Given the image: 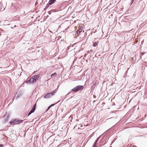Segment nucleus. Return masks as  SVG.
<instances>
[{
	"label": "nucleus",
	"mask_w": 147,
	"mask_h": 147,
	"mask_svg": "<svg viewBox=\"0 0 147 147\" xmlns=\"http://www.w3.org/2000/svg\"><path fill=\"white\" fill-rule=\"evenodd\" d=\"M134 0H131V4H132V3L134 2Z\"/></svg>",
	"instance_id": "15"
},
{
	"label": "nucleus",
	"mask_w": 147,
	"mask_h": 147,
	"mask_svg": "<svg viewBox=\"0 0 147 147\" xmlns=\"http://www.w3.org/2000/svg\"><path fill=\"white\" fill-rule=\"evenodd\" d=\"M31 49H28V52H30V51H30Z\"/></svg>",
	"instance_id": "17"
},
{
	"label": "nucleus",
	"mask_w": 147,
	"mask_h": 147,
	"mask_svg": "<svg viewBox=\"0 0 147 147\" xmlns=\"http://www.w3.org/2000/svg\"><path fill=\"white\" fill-rule=\"evenodd\" d=\"M39 76H40L39 75L34 76L26 82L27 84H33L38 80Z\"/></svg>",
	"instance_id": "1"
},
{
	"label": "nucleus",
	"mask_w": 147,
	"mask_h": 147,
	"mask_svg": "<svg viewBox=\"0 0 147 147\" xmlns=\"http://www.w3.org/2000/svg\"><path fill=\"white\" fill-rule=\"evenodd\" d=\"M51 5V4H49V2H48V4H47V5H46V6L45 7V9H44V10H45V9H46L47 8L49 7V6L50 5Z\"/></svg>",
	"instance_id": "7"
},
{
	"label": "nucleus",
	"mask_w": 147,
	"mask_h": 147,
	"mask_svg": "<svg viewBox=\"0 0 147 147\" xmlns=\"http://www.w3.org/2000/svg\"><path fill=\"white\" fill-rule=\"evenodd\" d=\"M3 146L2 144H1L0 145V147H3Z\"/></svg>",
	"instance_id": "16"
},
{
	"label": "nucleus",
	"mask_w": 147,
	"mask_h": 147,
	"mask_svg": "<svg viewBox=\"0 0 147 147\" xmlns=\"http://www.w3.org/2000/svg\"><path fill=\"white\" fill-rule=\"evenodd\" d=\"M96 144H94L93 145V147H96Z\"/></svg>",
	"instance_id": "14"
},
{
	"label": "nucleus",
	"mask_w": 147,
	"mask_h": 147,
	"mask_svg": "<svg viewBox=\"0 0 147 147\" xmlns=\"http://www.w3.org/2000/svg\"><path fill=\"white\" fill-rule=\"evenodd\" d=\"M36 107V104L34 105L32 109L30 111L29 113L28 116L30 115L32 113H33L35 111Z\"/></svg>",
	"instance_id": "5"
},
{
	"label": "nucleus",
	"mask_w": 147,
	"mask_h": 147,
	"mask_svg": "<svg viewBox=\"0 0 147 147\" xmlns=\"http://www.w3.org/2000/svg\"><path fill=\"white\" fill-rule=\"evenodd\" d=\"M23 121L22 120H18V119H15L13 121H10L9 123L11 125H16L20 124Z\"/></svg>",
	"instance_id": "3"
},
{
	"label": "nucleus",
	"mask_w": 147,
	"mask_h": 147,
	"mask_svg": "<svg viewBox=\"0 0 147 147\" xmlns=\"http://www.w3.org/2000/svg\"><path fill=\"white\" fill-rule=\"evenodd\" d=\"M57 75V73H55L53 74H52L51 75V77H52L54 75Z\"/></svg>",
	"instance_id": "12"
},
{
	"label": "nucleus",
	"mask_w": 147,
	"mask_h": 147,
	"mask_svg": "<svg viewBox=\"0 0 147 147\" xmlns=\"http://www.w3.org/2000/svg\"><path fill=\"white\" fill-rule=\"evenodd\" d=\"M83 127V126H82V125H81V127Z\"/></svg>",
	"instance_id": "19"
},
{
	"label": "nucleus",
	"mask_w": 147,
	"mask_h": 147,
	"mask_svg": "<svg viewBox=\"0 0 147 147\" xmlns=\"http://www.w3.org/2000/svg\"><path fill=\"white\" fill-rule=\"evenodd\" d=\"M76 120L78 121V119H77Z\"/></svg>",
	"instance_id": "21"
},
{
	"label": "nucleus",
	"mask_w": 147,
	"mask_h": 147,
	"mask_svg": "<svg viewBox=\"0 0 147 147\" xmlns=\"http://www.w3.org/2000/svg\"><path fill=\"white\" fill-rule=\"evenodd\" d=\"M97 43L96 42H95L93 44V46L94 47H95L97 46Z\"/></svg>",
	"instance_id": "10"
},
{
	"label": "nucleus",
	"mask_w": 147,
	"mask_h": 147,
	"mask_svg": "<svg viewBox=\"0 0 147 147\" xmlns=\"http://www.w3.org/2000/svg\"><path fill=\"white\" fill-rule=\"evenodd\" d=\"M84 87L83 86H78L75 87L71 90V91L74 92H76L83 88Z\"/></svg>",
	"instance_id": "2"
},
{
	"label": "nucleus",
	"mask_w": 147,
	"mask_h": 147,
	"mask_svg": "<svg viewBox=\"0 0 147 147\" xmlns=\"http://www.w3.org/2000/svg\"><path fill=\"white\" fill-rule=\"evenodd\" d=\"M51 107V106L50 105V106H49L48 107V109H47V110H48L49 109H50Z\"/></svg>",
	"instance_id": "13"
},
{
	"label": "nucleus",
	"mask_w": 147,
	"mask_h": 147,
	"mask_svg": "<svg viewBox=\"0 0 147 147\" xmlns=\"http://www.w3.org/2000/svg\"><path fill=\"white\" fill-rule=\"evenodd\" d=\"M60 101V100H59L55 104H51V105H50V106H51V107H52L53 106L55 105L57 103H58Z\"/></svg>",
	"instance_id": "11"
},
{
	"label": "nucleus",
	"mask_w": 147,
	"mask_h": 147,
	"mask_svg": "<svg viewBox=\"0 0 147 147\" xmlns=\"http://www.w3.org/2000/svg\"><path fill=\"white\" fill-rule=\"evenodd\" d=\"M142 53L141 54H142V55L144 54V53Z\"/></svg>",
	"instance_id": "20"
},
{
	"label": "nucleus",
	"mask_w": 147,
	"mask_h": 147,
	"mask_svg": "<svg viewBox=\"0 0 147 147\" xmlns=\"http://www.w3.org/2000/svg\"><path fill=\"white\" fill-rule=\"evenodd\" d=\"M55 92H50L45 95L44 98H50L51 96L54 95Z\"/></svg>",
	"instance_id": "4"
},
{
	"label": "nucleus",
	"mask_w": 147,
	"mask_h": 147,
	"mask_svg": "<svg viewBox=\"0 0 147 147\" xmlns=\"http://www.w3.org/2000/svg\"><path fill=\"white\" fill-rule=\"evenodd\" d=\"M56 1V0H50L49 1V4H52L55 2Z\"/></svg>",
	"instance_id": "6"
},
{
	"label": "nucleus",
	"mask_w": 147,
	"mask_h": 147,
	"mask_svg": "<svg viewBox=\"0 0 147 147\" xmlns=\"http://www.w3.org/2000/svg\"><path fill=\"white\" fill-rule=\"evenodd\" d=\"M132 147H137L135 146H133Z\"/></svg>",
	"instance_id": "18"
},
{
	"label": "nucleus",
	"mask_w": 147,
	"mask_h": 147,
	"mask_svg": "<svg viewBox=\"0 0 147 147\" xmlns=\"http://www.w3.org/2000/svg\"><path fill=\"white\" fill-rule=\"evenodd\" d=\"M100 136H99V137H98L97 139L96 140L95 142L94 143V144H97V142H98V141L99 138H100Z\"/></svg>",
	"instance_id": "8"
},
{
	"label": "nucleus",
	"mask_w": 147,
	"mask_h": 147,
	"mask_svg": "<svg viewBox=\"0 0 147 147\" xmlns=\"http://www.w3.org/2000/svg\"><path fill=\"white\" fill-rule=\"evenodd\" d=\"M73 47V45H70L68 47V50H72V49H71V48Z\"/></svg>",
	"instance_id": "9"
}]
</instances>
